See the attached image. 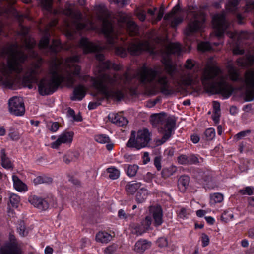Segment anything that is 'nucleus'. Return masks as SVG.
I'll list each match as a JSON object with an SVG mask.
<instances>
[{
	"label": "nucleus",
	"mask_w": 254,
	"mask_h": 254,
	"mask_svg": "<svg viewBox=\"0 0 254 254\" xmlns=\"http://www.w3.org/2000/svg\"><path fill=\"white\" fill-rule=\"evenodd\" d=\"M79 46L84 54L96 53V59L99 61L97 67L98 76L93 78L92 81L93 87L103 95V97L97 102H90L88 109H95L101 104L100 101L105 97L120 101L124 96L121 89L129 88L132 84L133 80H135V75L131 74L129 71H126L122 76L116 74L112 76L107 74V70L111 68L116 71L120 70L121 66L115 63H111L108 60L104 62V55L100 53L104 48L85 37L81 38Z\"/></svg>",
	"instance_id": "nucleus-1"
},
{
	"label": "nucleus",
	"mask_w": 254,
	"mask_h": 254,
	"mask_svg": "<svg viewBox=\"0 0 254 254\" xmlns=\"http://www.w3.org/2000/svg\"><path fill=\"white\" fill-rule=\"evenodd\" d=\"M27 30L23 32L25 36L23 49L19 47L17 43L12 44L7 48L3 49V53L7 55L6 62L0 64V80L2 84L9 88H12L17 81L20 79V74L23 71V64L27 61L28 55L25 50H27L32 58H37L36 61L33 62L22 78L23 84L29 89L32 88V83L36 80V76L42 71L41 67L43 60L38 57L36 52L32 50L36 44L33 39L27 38L26 35Z\"/></svg>",
	"instance_id": "nucleus-2"
},
{
	"label": "nucleus",
	"mask_w": 254,
	"mask_h": 254,
	"mask_svg": "<svg viewBox=\"0 0 254 254\" xmlns=\"http://www.w3.org/2000/svg\"><path fill=\"white\" fill-rule=\"evenodd\" d=\"M80 60L79 55L66 58L65 65L66 67L64 76L60 73V64L56 61L51 64L47 77L42 78L38 85V91L42 96L51 95L57 89L62 82H64L68 87H72L75 82L73 75L78 76L81 68L76 64Z\"/></svg>",
	"instance_id": "nucleus-3"
},
{
	"label": "nucleus",
	"mask_w": 254,
	"mask_h": 254,
	"mask_svg": "<svg viewBox=\"0 0 254 254\" xmlns=\"http://www.w3.org/2000/svg\"><path fill=\"white\" fill-rule=\"evenodd\" d=\"M201 82L205 89L212 94H220L228 99L233 92V87L226 81L221 69L213 57L209 58L204 69Z\"/></svg>",
	"instance_id": "nucleus-4"
},
{
	"label": "nucleus",
	"mask_w": 254,
	"mask_h": 254,
	"mask_svg": "<svg viewBox=\"0 0 254 254\" xmlns=\"http://www.w3.org/2000/svg\"><path fill=\"white\" fill-rule=\"evenodd\" d=\"M225 17L226 12L224 11L213 16L212 23L215 29L216 36L218 38H220L224 33H226L230 38L229 43L233 50V54L242 55L244 53V50L241 47L243 44V40L249 38V34L246 32L238 33L227 31L230 24L226 20Z\"/></svg>",
	"instance_id": "nucleus-5"
},
{
	"label": "nucleus",
	"mask_w": 254,
	"mask_h": 254,
	"mask_svg": "<svg viewBox=\"0 0 254 254\" xmlns=\"http://www.w3.org/2000/svg\"><path fill=\"white\" fill-rule=\"evenodd\" d=\"M137 75L139 81L143 84L154 82L156 90L153 91V94L159 92L165 96H169L175 92L174 88L170 85L167 75L161 69H155L143 66Z\"/></svg>",
	"instance_id": "nucleus-6"
},
{
	"label": "nucleus",
	"mask_w": 254,
	"mask_h": 254,
	"mask_svg": "<svg viewBox=\"0 0 254 254\" xmlns=\"http://www.w3.org/2000/svg\"><path fill=\"white\" fill-rule=\"evenodd\" d=\"M187 64L184 67H177L171 64L169 55L162 59L164 70L176 85L187 86L190 84V59L187 60Z\"/></svg>",
	"instance_id": "nucleus-7"
},
{
	"label": "nucleus",
	"mask_w": 254,
	"mask_h": 254,
	"mask_svg": "<svg viewBox=\"0 0 254 254\" xmlns=\"http://www.w3.org/2000/svg\"><path fill=\"white\" fill-rule=\"evenodd\" d=\"M227 68L231 80L239 82L245 89L247 101L254 100V69L246 71L244 78H242L240 76L239 70L234 66L232 61L228 63Z\"/></svg>",
	"instance_id": "nucleus-8"
},
{
	"label": "nucleus",
	"mask_w": 254,
	"mask_h": 254,
	"mask_svg": "<svg viewBox=\"0 0 254 254\" xmlns=\"http://www.w3.org/2000/svg\"><path fill=\"white\" fill-rule=\"evenodd\" d=\"M151 122L153 126L160 127L163 129V137L157 141L158 144H162L171 137L175 127L176 120L174 117L167 116L166 113H161L152 115Z\"/></svg>",
	"instance_id": "nucleus-9"
},
{
	"label": "nucleus",
	"mask_w": 254,
	"mask_h": 254,
	"mask_svg": "<svg viewBox=\"0 0 254 254\" xmlns=\"http://www.w3.org/2000/svg\"><path fill=\"white\" fill-rule=\"evenodd\" d=\"M150 140V133L147 129L138 130L136 136V132L132 130L127 146L128 147L135 148L139 150L147 147Z\"/></svg>",
	"instance_id": "nucleus-10"
},
{
	"label": "nucleus",
	"mask_w": 254,
	"mask_h": 254,
	"mask_svg": "<svg viewBox=\"0 0 254 254\" xmlns=\"http://www.w3.org/2000/svg\"><path fill=\"white\" fill-rule=\"evenodd\" d=\"M190 12V8L189 5L187 8H184L181 11L179 5L177 4L170 12L165 15L164 19L171 21V26L175 28L181 23L184 18L189 20Z\"/></svg>",
	"instance_id": "nucleus-11"
},
{
	"label": "nucleus",
	"mask_w": 254,
	"mask_h": 254,
	"mask_svg": "<svg viewBox=\"0 0 254 254\" xmlns=\"http://www.w3.org/2000/svg\"><path fill=\"white\" fill-rule=\"evenodd\" d=\"M28 201L35 207L42 211L47 210L50 208L57 207L56 199L51 194L44 198L33 195L29 197Z\"/></svg>",
	"instance_id": "nucleus-12"
},
{
	"label": "nucleus",
	"mask_w": 254,
	"mask_h": 254,
	"mask_svg": "<svg viewBox=\"0 0 254 254\" xmlns=\"http://www.w3.org/2000/svg\"><path fill=\"white\" fill-rule=\"evenodd\" d=\"M49 35L46 34L40 40L39 43V47L40 49H43L47 53L52 56L56 55L62 49V46L60 42L57 39H54L52 41L51 45H49Z\"/></svg>",
	"instance_id": "nucleus-13"
},
{
	"label": "nucleus",
	"mask_w": 254,
	"mask_h": 254,
	"mask_svg": "<svg viewBox=\"0 0 254 254\" xmlns=\"http://www.w3.org/2000/svg\"><path fill=\"white\" fill-rule=\"evenodd\" d=\"M102 31L106 38L107 42L113 46L117 42L119 38L118 33L115 30L111 21L107 18L103 20Z\"/></svg>",
	"instance_id": "nucleus-14"
},
{
	"label": "nucleus",
	"mask_w": 254,
	"mask_h": 254,
	"mask_svg": "<svg viewBox=\"0 0 254 254\" xmlns=\"http://www.w3.org/2000/svg\"><path fill=\"white\" fill-rule=\"evenodd\" d=\"M9 242L0 249V254H21L13 231L9 232Z\"/></svg>",
	"instance_id": "nucleus-15"
},
{
	"label": "nucleus",
	"mask_w": 254,
	"mask_h": 254,
	"mask_svg": "<svg viewBox=\"0 0 254 254\" xmlns=\"http://www.w3.org/2000/svg\"><path fill=\"white\" fill-rule=\"evenodd\" d=\"M9 112L15 116H22L24 114L25 109L23 100L21 97L14 96L8 101Z\"/></svg>",
	"instance_id": "nucleus-16"
},
{
	"label": "nucleus",
	"mask_w": 254,
	"mask_h": 254,
	"mask_svg": "<svg viewBox=\"0 0 254 254\" xmlns=\"http://www.w3.org/2000/svg\"><path fill=\"white\" fill-rule=\"evenodd\" d=\"M64 14L71 18V25L68 24V27L77 30H82L86 27V24L81 22L82 15L80 12H74L71 9L68 8L64 11Z\"/></svg>",
	"instance_id": "nucleus-17"
},
{
	"label": "nucleus",
	"mask_w": 254,
	"mask_h": 254,
	"mask_svg": "<svg viewBox=\"0 0 254 254\" xmlns=\"http://www.w3.org/2000/svg\"><path fill=\"white\" fill-rule=\"evenodd\" d=\"M192 7L191 6V10ZM194 16L193 22L191 21V32L193 31L201 30L203 29L206 20V16L202 11L197 13H193L191 11V17Z\"/></svg>",
	"instance_id": "nucleus-18"
},
{
	"label": "nucleus",
	"mask_w": 254,
	"mask_h": 254,
	"mask_svg": "<svg viewBox=\"0 0 254 254\" xmlns=\"http://www.w3.org/2000/svg\"><path fill=\"white\" fill-rule=\"evenodd\" d=\"M151 224V218L149 216H146L145 219L143 220L141 224H132V233L136 235H141L148 230Z\"/></svg>",
	"instance_id": "nucleus-19"
},
{
	"label": "nucleus",
	"mask_w": 254,
	"mask_h": 254,
	"mask_svg": "<svg viewBox=\"0 0 254 254\" xmlns=\"http://www.w3.org/2000/svg\"><path fill=\"white\" fill-rule=\"evenodd\" d=\"M149 48L147 42L131 43L128 47V52L132 55H138L140 54L142 51L148 50Z\"/></svg>",
	"instance_id": "nucleus-20"
},
{
	"label": "nucleus",
	"mask_w": 254,
	"mask_h": 254,
	"mask_svg": "<svg viewBox=\"0 0 254 254\" xmlns=\"http://www.w3.org/2000/svg\"><path fill=\"white\" fill-rule=\"evenodd\" d=\"M73 136L72 132H66L62 134L56 141L52 143V148H58L62 143H71L72 141Z\"/></svg>",
	"instance_id": "nucleus-21"
},
{
	"label": "nucleus",
	"mask_w": 254,
	"mask_h": 254,
	"mask_svg": "<svg viewBox=\"0 0 254 254\" xmlns=\"http://www.w3.org/2000/svg\"><path fill=\"white\" fill-rule=\"evenodd\" d=\"M245 58H240L237 60V64L242 68L251 66L254 64V55L248 53Z\"/></svg>",
	"instance_id": "nucleus-22"
},
{
	"label": "nucleus",
	"mask_w": 254,
	"mask_h": 254,
	"mask_svg": "<svg viewBox=\"0 0 254 254\" xmlns=\"http://www.w3.org/2000/svg\"><path fill=\"white\" fill-rule=\"evenodd\" d=\"M108 119L112 123L118 126H124L128 123V120L125 117L116 113H110Z\"/></svg>",
	"instance_id": "nucleus-23"
},
{
	"label": "nucleus",
	"mask_w": 254,
	"mask_h": 254,
	"mask_svg": "<svg viewBox=\"0 0 254 254\" xmlns=\"http://www.w3.org/2000/svg\"><path fill=\"white\" fill-rule=\"evenodd\" d=\"M73 95L70 99L72 101L81 100L85 96L86 89L84 86L81 84L76 86L73 90Z\"/></svg>",
	"instance_id": "nucleus-24"
},
{
	"label": "nucleus",
	"mask_w": 254,
	"mask_h": 254,
	"mask_svg": "<svg viewBox=\"0 0 254 254\" xmlns=\"http://www.w3.org/2000/svg\"><path fill=\"white\" fill-rule=\"evenodd\" d=\"M151 242L147 240L140 239L136 242L134 246V250L137 253H142L145 250L148 249L151 247Z\"/></svg>",
	"instance_id": "nucleus-25"
},
{
	"label": "nucleus",
	"mask_w": 254,
	"mask_h": 254,
	"mask_svg": "<svg viewBox=\"0 0 254 254\" xmlns=\"http://www.w3.org/2000/svg\"><path fill=\"white\" fill-rule=\"evenodd\" d=\"M0 156L1 158V164L4 168L6 169H12L13 168V163L7 156L5 149H2L0 150Z\"/></svg>",
	"instance_id": "nucleus-26"
},
{
	"label": "nucleus",
	"mask_w": 254,
	"mask_h": 254,
	"mask_svg": "<svg viewBox=\"0 0 254 254\" xmlns=\"http://www.w3.org/2000/svg\"><path fill=\"white\" fill-rule=\"evenodd\" d=\"M162 210L160 207H157L153 212V217L154 220V225L158 226L162 224Z\"/></svg>",
	"instance_id": "nucleus-27"
},
{
	"label": "nucleus",
	"mask_w": 254,
	"mask_h": 254,
	"mask_svg": "<svg viewBox=\"0 0 254 254\" xmlns=\"http://www.w3.org/2000/svg\"><path fill=\"white\" fill-rule=\"evenodd\" d=\"M190 183V177L187 175L181 176L178 180V185L180 190L184 192L186 191Z\"/></svg>",
	"instance_id": "nucleus-28"
},
{
	"label": "nucleus",
	"mask_w": 254,
	"mask_h": 254,
	"mask_svg": "<svg viewBox=\"0 0 254 254\" xmlns=\"http://www.w3.org/2000/svg\"><path fill=\"white\" fill-rule=\"evenodd\" d=\"M141 185L142 184L140 182L132 181L126 185V190L128 193L133 194L141 186Z\"/></svg>",
	"instance_id": "nucleus-29"
},
{
	"label": "nucleus",
	"mask_w": 254,
	"mask_h": 254,
	"mask_svg": "<svg viewBox=\"0 0 254 254\" xmlns=\"http://www.w3.org/2000/svg\"><path fill=\"white\" fill-rule=\"evenodd\" d=\"M220 43L219 42L210 43L209 42H202L198 44V49L201 51L214 50L213 46H217Z\"/></svg>",
	"instance_id": "nucleus-30"
},
{
	"label": "nucleus",
	"mask_w": 254,
	"mask_h": 254,
	"mask_svg": "<svg viewBox=\"0 0 254 254\" xmlns=\"http://www.w3.org/2000/svg\"><path fill=\"white\" fill-rule=\"evenodd\" d=\"M112 239V236L106 232H100L96 236V241L102 243H107L110 241Z\"/></svg>",
	"instance_id": "nucleus-31"
},
{
	"label": "nucleus",
	"mask_w": 254,
	"mask_h": 254,
	"mask_svg": "<svg viewBox=\"0 0 254 254\" xmlns=\"http://www.w3.org/2000/svg\"><path fill=\"white\" fill-rule=\"evenodd\" d=\"M184 40L186 46L190 50V22L188 23V25L184 31Z\"/></svg>",
	"instance_id": "nucleus-32"
},
{
	"label": "nucleus",
	"mask_w": 254,
	"mask_h": 254,
	"mask_svg": "<svg viewBox=\"0 0 254 254\" xmlns=\"http://www.w3.org/2000/svg\"><path fill=\"white\" fill-rule=\"evenodd\" d=\"M12 180L13 181L14 188L16 190L20 191L25 190H26V185L23 183L17 176L13 175Z\"/></svg>",
	"instance_id": "nucleus-33"
},
{
	"label": "nucleus",
	"mask_w": 254,
	"mask_h": 254,
	"mask_svg": "<svg viewBox=\"0 0 254 254\" xmlns=\"http://www.w3.org/2000/svg\"><path fill=\"white\" fill-rule=\"evenodd\" d=\"M127 30L131 36L135 35L138 33V27L136 24L132 21H129L127 23Z\"/></svg>",
	"instance_id": "nucleus-34"
},
{
	"label": "nucleus",
	"mask_w": 254,
	"mask_h": 254,
	"mask_svg": "<svg viewBox=\"0 0 254 254\" xmlns=\"http://www.w3.org/2000/svg\"><path fill=\"white\" fill-rule=\"evenodd\" d=\"M147 195V190L143 188H141L136 195V201L139 203L143 202L146 199Z\"/></svg>",
	"instance_id": "nucleus-35"
},
{
	"label": "nucleus",
	"mask_w": 254,
	"mask_h": 254,
	"mask_svg": "<svg viewBox=\"0 0 254 254\" xmlns=\"http://www.w3.org/2000/svg\"><path fill=\"white\" fill-rule=\"evenodd\" d=\"M168 54L179 55L181 52L180 45L177 43H172L168 47Z\"/></svg>",
	"instance_id": "nucleus-36"
},
{
	"label": "nucleus",
	"mask_w": 254,
	"mask_h": 254,
	"mask_svg": "<svg viewBox=\"0 0 254 254\" xmlns=\"http://www.w3.org/2000/svg\"><path fill=\"white\" fill-rule=\"evenodd\" d=\"M240 0H230L226 4V10L231 12H234L237 9V6Z\"/></svg>",
	"instance_id": "nucleus-37"
},
{
	"label": "nucleus",
	"mask_w": 254,
	"mask_h": 254,
	"mask_svg": "<svg viewBox=\"0 0 254 254\" xmlns=\"http://www.w3.org/2000/svg\"><path fill=\"white\" fill-rule=\"evenodd\" d=\"M106 170L109 174V178L112 180L117 179L120 176V171L115 167H110L107 168Z\"/></svg>",
	"instance_id": "nucleus-38"
},
{
	"label": "nucleus",
	"mask_w": 254,
	"mask_h": 254,
	"mask_svg": "<svg viewBox=\"0 0 254 254\" xmlns=\"http://www.w3.org/2000/svg\"><path fill=\"white\" fill-rule=\"evenodd\" d=\"M18 225L17 228V232L22 236H25L27 235L28 232L26 231L25 223L23 221L20 220L18 221Z\"/></svg>",
	"instance_id": "nucleus-39"
},
{
	"label": "nucleus",
	"mask_w": 254,
	"mask_h": 254,
	"mask_svg": "<svg viewBox=\"0 0 254 254\" xmlns=\"http://www.w3.org/2000/svg\"><path fill=\"white\" fill-rule=\"evenodd\" d=\"M223 200V195L220 193H214L210 195V201L212 203H220Z\"/></svg>",
	"instance_id": "nucleus-40"
},
{
	"label": "nucleus",
	"mask_w": 254,
	"mask_h": 254,
	"mask_svg": "<svg viewBox=\"0 0 254 254\" xmlns=\"http://www.w3.org/2000/svg\"><path fill=\"white\" fill-rule=\"evenodd\" d=\"M9 202L12 207L17 208L20 202V198L17 195L12 194L9 197Z\"/></svg>",
	"instance_id": "nucleus-41"
},
{
	"label": "nucleus",
	"mask_w": 254,
	"mask_h": 254,
	"mask_svg": "<svg viewBox=\"0 0 254 254\" xmlns=\"http://www.w3.org/2000/svg\"><path fill=\"white\" fill-rule=\"evenodd\" d=\"M94 138L97 142L102 144L109 143L110 141L109 137L105 134L97 135L95 136Z\"/></svg>",
	"instance_id": "nucleus-42"
},
{
	"label": "nucleus",
	"mask_w": 254,
	"mask_h": 254,
	"mask_svg": "<svg viewBox=\"0 0 254 254\" xmlns=\"http://www.w3.org/2000/svg\"><path fill=\"white\" fill-rule=\"evenodd\" d=\"M233 214L231 210L225 211L221 215V220L225 222H227L233 218Z\"/></svg>",
	"instance_id": "nucleus-43"
},
{
	"label": "nucleus",
	"mask_w": 254,
	"mask_h": 254,
	"mask_svg": "<svg viewBox=\"0 0 254 254\" xmlns=\"http://www.w3.org/2000/svg\"><path fill=\"white\" fill-rule=\"evenodd\" d=\"M194 178H195L199 184L202 183L204 181H206L205 178L204 173L202 171H198L193 173Z\"/></svg>",
	"instance_id": "nucleus-44"
},
{
	"label": "nucleus",
	"mask_w": 254,
	"mask_h": 254,
	"mask_svg": "<svg viewBox=\"0 0 254 254\" xmlns=\"http://www.w3.org/2000/svg\"><path fill=\"white\" fill-rule=\"evenodd\" d=\"M138 167L136 165H129L128 167L127 174L130 177L134 176L137 171Z\"/></svg>",
	"instance_id": "nucleus-45"
},
{
	"label": "nucleus",
	"mask_w": 254,
	"mask_h": 254,
	"mask_svg": "<svg viewBox=\"0 0 254 254\" xmlns=\"http://www.w3.org/2000/svg\"><path fill=\"white\" fill-rule=\"evenodd\" d=\"M205 135L207 140H211L215 136V131L213 128H209L205 130Z\"/></svg>",
	"instance_id": "nucleus-46"
},
{
	"label": "nucleus",
	"mask_w": 254,
	"mask_h": 254,
	"mask_svg": "<svg viewBox=\"0 0 254 254\" xmlns=\"http://www.w3.org/2000/svg\"><path fill=\"white\" fill-rule=\"evenodd\" d=\"M115 52L117 55L121 57H125L127 55V51L126 48L122 47H117L115 49Z\"/></svg>",
	"instance_id": "nucleus-47"
},
{
	"label": "nucleus",
	"mask_w": 254,
	"mask_h": 254,
	"mask_svg": "<svg viewBox=\"0 0 254 254\" xmlns=\"http://www.w3.org/2000/svg\"><path fill=\"white\" fill-rule=\"evenodd\" d=\"M110 3L116 4L119 6L123 7L129 3V0H108Z\"/></svg>",
	"instance_id": "nucleus-48"
},
{
	"label": "nucleus",
	"mask_w": 254,
	"mask_h": 254,
	"mask_svg": "<svg viewBox=\"0 0 254 254\" xmlns=\"http://www.w3.org/2000/svg\"><path fill=\"white\" fill-rule=\"evenodd\" d=\"M8 136L12 140H17L20 137L19 133L13 129L10 130Z\"/></svg>",
	"instance_id": "nucleus-49"
},
{
	"label": "nucleus",
	"mask_w": 254,
	"mask_h": 254,
	"mask_svg": "<svg viewBox=\"0 0 254 254\" xmlns=\"http://www.w3.org/2000/svg\"><path fill=\"white\" fill-rule=\"evenodd\" d=\"M178 161L180 164L185 165L189 162V158L186 155H181L178 157Z\"/></svg>",
	"instance_id": "nucleus-50"
},
{
	"label": "nucleus",
	"mask_w": 254,
	"mask_h": 254,
	"mask_svg": "<svg viewBox=\"0 0 254 254\" xmlns=\"http://www.w3.org/2000/svg\"><path fill=\"white\" fill-rule=\"evenodd\" d=\"M158 246L160 248L166 247L168 245V241L166 238H159L157 241Z\"/></svg>",
	"instance_id": "nucleus-51"
},
{
	"label": "nucleus",
	"mask_w": 254,
	"mask_h": 254,
	"mask_svg": "<svg viewBox=\"0 0 254 254\" xmlns=\"http://www.w3.org/2000/svg\"><path fill=\"white\" fill-rule=\"evenodd\" d=\"M136 15L141 21H144L146 19L145 12L143 10L137 9Z\"/></svg>",
	"instance_id": "nucleus-52"
},
{
	"label": "nucleus",
	"mask_w": 254,
	"mask_h": 254,
	"mask_svg": "<svg viewBox=\"0 0 254 254\" xmlns=\"http://www.w3.org/2000/svg\"><path fill=\"white\" fill-rule=\"evenodd\" d=\"M175 171H171L168 168L164 169L161 172L162 177L164 178H167L170 176L172 175L173 172Z\"/></svg>",
	"instance_id": "nucleus-53"
},
{
	"label": "nucleus",
	"mask_w": 254,
	"mask_h": 254,
	"mask_svg": "<svg viewBox=\"0 0 254 254\" xmlns=\"http://www.w3.org/2000/svg\"><path fill=\"white\" fill-rule=\"evenodd\" d=\"M250 132V131L249 130H245V131H242L238 133H237L235 136V138L236 139L239 140L242 139L244 137H245L248 134H249Z\"/></svg>",
	"instance_id": "nucleus-54"
},
{
	"label": "nucleus",
	"mask_w": 254,
	"mask_h": 254,
	"mask_svg": "<svg viewBox=\"0 0 254 254\" xmlns=\"http://www.w3.org/2000/svg\"><path fill=\"white\" fill-rule=\"evenodd\" d=\"M254 188L251 187H247L244 189L240 190L243 194L252 195L253 194Z\"/></svg>",
	"instance_id": "nucleus-55"
},
{
	"label": "nucleus",
	"mask_w": 254,
	"mask_h": 254,
	"mask_svg": "<svg viewBox=\"0 0 254 254\" xmlns=\"http://www.w3.org/2000/svg\"><path fill=\"white\" fill-rule=\"evenodd\" d=\"M164 13V8L162 6L159 10L156 18L155 19V22L156 23L161 20Z\"/></svg>",
	"instance_id": "nucleus-56"
},
{
	"label": "nucleus",
	"mask_w": 254,
	"mask_h": 254,
	"mask_svg": "<svg viewBox=\"0 0 254 254\" xmlns=\"http://www.w3.org/2000/svg\"><path fill=\"white\" fill-rule=\"evenodd\" d=\"M118 21L120 23H126V25H127V22L130 20H129V17L127 15L123 14L120 16Z\"/></svg>",
	"instance_id": "nucleus-57"
},
{
	"label": "nucleus",
	"mask_w": 254,
	"mask_h": 254,
	"mask_svg": "<svg viewBox=\"0 0 254 254\" xmlns=\"http://www.w3.org/2000/svg\"><path fill=\"white\" fill-rule=\"evenodd\" d=\"M72 154L68 153L65 155L63 157V161L67 164H69L71 161L74 160L73 157H72Z\"/></svg>",
	"instance_id": "nucleus-58"
},
{
	"label": "nucleus",
	"mask_w": 254,
	"mask_h": 254,
	"mask_svg": "<svg viewBox=\"0 0 254 254\" xmlns=\"http://www.w3.org/2000/svg\"><path fill=\"white\" fill-rule=\"evenodd\" d=\"M68 180L69 182H70L71 183H72L73 185H74L75 186H80V181L78 179H77L72 176H68Z\"/></svg>",
	"instance_id": "nucleus-59"
},
{
	"label": "nucleus",
	"mask_w": 254,
	"mask_h": 254,
	"mask_svg": "<svg viewBox=\"0 0 254 254\" xmlns=\"http://www.w3.org/2000/svg\"><path fill=\"white\" fill-rule=\"evenodd\" d=\"M209 243V239L207 235L203 234L202 236V246L204 247L207 246Z\"/></svg>",
	"instance_id": "nucleus-60"
},
{
	"label": "nucleus",
	"mask_w": 254,
	"mask_h": 254,
	"mask_svg": "<svg viewBox=\"0 0 254 254\" xmlns=\"http://www.w3.org/2000/svg\"><path fill=\"white\" fill-rule=\"evenodd\" d=\"M154 164L158 170H160L161 168V159L159 157L156 156L154 160Z\"/></svg>",
	"instance_id": "nucleus-61"
},
{
	"label": "nucleus",
	"mask_w": 254,
	"mask_h": 254,
	"mask_svg": "<svg viewBox=\"0 0 254 254\" xmlns=\"http://www.w3.org/2000/svg\"><path fill=\"white\" fill-rule=\"evenodd\" d=\"M202 161V159L201 157H198V156L191 155V164H196L197 163H199Z\"/></svg>",
	"instance_id": "nucleus-62"
},
{
	"label": "nucleus",
	"mask_w": 254,
	"mask_h": 254,
	"mask_svg": "<svg viewBox=\"0 0 254 254\" xmlns=\"http://www.w3.org/2000/svg\"><path fill=\"white\" fill-rule=\"evenodd\" d=\"M214 113H219L220 110V105L218 102L214 101L213 103Z\"/></svg>",
	"instance_id": "nucleus-63"
},
{
	"label": "nucleus",
	"mask_w": 254,
	"mask_h": 254,
	"mask_svg": "<svg viewBox=\"0 0 254 254\" xmlns=\"http://www.w3.org/2000/svg\"><path fill=\"white\" fill-rule=\"evenodd\" d=\"M59 127V125L58 122H54L52 123L50 130L52 132H56Z\"/></svg>",
	"instance_id": "nucleus-64"
}]
</instances>
